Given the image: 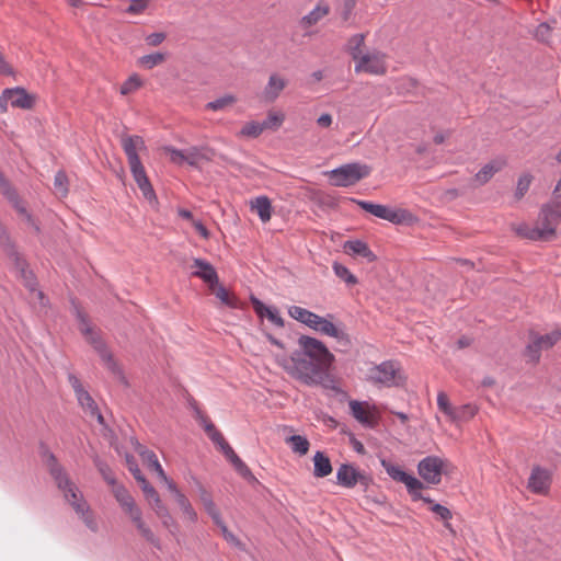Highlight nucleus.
<instances>
[{
	"instance_id": "nucleus-61",
	"label": "nucleus",
	"mask_w": 561,
	"mask_h": 561,
	"mask_svg": "<svg viewBox=\"0 0 561 561\" xmlns=\"http://www.w3.org/2000/svg\"><path fill=\"white\" fill-rule=\"evenodd\" d=\"M165 150L170 153L171 161L178 164L185 163V154L186 150H180L175 148H165Z\"/></svg>"
},
{
	"instance_id": "nucleus-23",
	"label": "nucleus",
	"mask_w": 561,
	"mask_h": 561,
	"mask_svg": "<svg viewBox=\"0 0 561 561\" xmlns=\"http://www.w3.org/2000/svg\"><path fill=\"white\" fill-rule=\"evenodd\" d=\"M215 151L207 147H191L186 149L185 163L197 168L201 161H210Z\"/></svg>"
},
{
	"instance_id": "nucleus-51",
	"label": "nucleus",
	"mask_w": 561,
	"mask_h": 561,
	"mask_svg": "<svg viewBox=\"0 0 561 561\" xmlns=\"http://www.w3.org/2000/svg\"><path fill=\"white\" fill-rule=\"evenodd\" d=\"M114 495L123 508L130 506L135 502L133 496L122 485L115 488Z\"/></svg>"
},
{
	"instance_id": "nucleus-44",
	"label": "nucleus",
	"mask_w": 561,
	"mask_h": 561,
	"mask_svg": "<svg viewBox=\"0 0 561 561\" xmlns=\"http://www.w3.org/2000/svg\"><path fill=\"white\" fill-rule=\"evenodd\" d=\"M76 398L82 409L90 413H96V403L85 389L77 393Z\"/></svg>"
},
{
	"instance_id": "nucleus-27",
	"label": "nucleus",
	"mask_w": 561,
	"mask_h": 561,
	"mask_svg": "<svg viewBox=\"0 0 561 561\" xmlns=\"http://www.w3.org/2000/svg\"><path fill=\"white\" fill-rule=\"evenodd\" d=\"M332 465L328 456L322 451H317L313 456V476L324 478L331 474Z\"/></svg>"
},
{
	"instance_id": "nucleus-62",
	"label": "nucleus",
	"mask_w": 561,
	"mask_h": 561,
	"mask_svg": "<svg viewBox=\"0 0 561 561\" xmlns=\"http://www.w3.org/2000/svg\"><path fill=\"white\" fill-rule=\"evenodd\" d=\"M159 518L161 519L162 525L169 529L171 535H173V536L176 535V533L179 531V525L173 519V517L171 516L170 513H167L165 516H162Z\"/></svg>"
},
{
	"instance_id": "nucleus-41",
	"label": "nucleus",
	"mask_w": 561,
	"mask_h": 561,
	"mask_svg": "<svg viewBox=\"0 0 561 561\" xmlns=\"http://www.w3.org/2000/svg\"><path fill=\"white\" fill-rule=\"evenodd\" d=\"M333 271L335 275L344 280L347 285H356L358 283L355 275H353L350 270L344 266L343 264H340L337 262L333 263Z\"/></svg>"
},
{
	"instance_id": "nucleus-53",
	"label": "nucleus",
	"mask_w": 561,
	"mask_h": 561,
	"mask_svg": "<svg viewBox=\"0 0 561 561\" xmlns=\"http://www.w3.org/2000/svg\"><path fill=\"white\" fill-rule=\"evenodd\" d=\"M0 192L10 201L16 202L18 193L0 172Z\"/></svg>"
},
{
	"instance_id": "nucleus-32",
	"label": "nucleus",
	"mask_w": 561,
	"mask_h": 561,
	"mask_svg": "<svg viewBox=\"0 0 561 561\" xmlns=\"http://www.w3.org/2000/svg\"><path fill=\"white\" fill-rule=\"evenodd\" d=\"M477 411L478 409L476 405L470 403L463 404L458 408H454L450 420L454 422H465L472 419Z\"/></svg>"
},
{
	"instance_id": "nucleus-63",
	"label": "nucleus",
	"mask_w": 561,
	"mask_h": 561,
	"mask_svg": "<svg viewBox=\"0 0 561 561\" xmlns=\"http://www.w3.org/2000/svg\"><path fill=\"white\" fill-rule=\"evenodd\" d=\"M167 37L163 32L151 33L146 37V43L149 46H159Z\"/></svg>"
},
{
	"instance_id": "nucleus-54",
	"label": "nucleus",
	"mask_w": 561,
	"mask_h": 561,
	"mask_svg": "<svg viewBox=\"0 0 561 561\" xmlns=\"http://www.w3.org/2000/svg\"><path fill=\"white\" fill-rule=\"evenodd\" d=\"M284 121V116L275 113H268L266 118L261 123L263 129H277Z\"/></svg>"
},
{
	"instance_id": "nucleus-18",
	"label": "nucleus",
	"mask_w": 561,
	"mask_h": 561,
	"mask_svg": "<svg viewBox=\"0 0 561 561\" xmlns=\"http://www.w3.org/2000/svg\"><path fill=\"white\" fill-rule=\"evenodd\" d=\"M343 249L346 254L362 256L369 263L377 260L376 254L369 249L368 244L358 239L347 240Z\"/></svg>"
},
{
	"instance_id": "nucleus-29",
	"label": "nucleus",
	"mask_w": 561,
	"mask_h": 561,
	"mask_svg": "<svg viewBox=\"0 0 561 561\" xmlns=\"http://www.w3.org/2000/svg\"><path fill=\"white\" fill-rule=\"evenodd\" d=\"M251 208L256 210L260 219L267 222L272 216V204L268 197L259 196L251 202Z\"/></svg>"
},
{
	"instance_id": "nucleus-16",
	"label": "nucleus",
	"mask_w": 561,
	"mask_h": 561,
	"mask_svg": "<svg viewBox=\"0 0 561 561\" xmlns=\"http://www.w3.org/2000/svg\"><path fill=\"white\" fill-rule=\"evenodd\" d=\"M7 95L11 99L12 107L31 110L35 105L36 96L27 93L24 88L16 87L7 89Z\"/></svg>"
},
{
	"instance_id": "nucleus-21",
	"label": "nucleus",
	"mask_w": 561,
	"mask_h": 561,
	"mask_svg": "<svg viewBox=\"0 0 561 561\" xmlns=\"http://www.w3.org/2000/svg\"><path fill=\"white\" fill-rule=\"evenodd\" d=\"M506 163L507 161L505 158H496L491 160L474 175L476 181L480 185L488 183L495 173L504 169Z\"/></svg>"
},
{
	"instance_id": "nucleus-39",
	"label": "nucleus",
	"mask_w": 561,
	"mask_h": 561,
	"mask_svg": "<svg viewBox=\"0 0 561 561\" xmlns=\"http://www.w3.org/2000/svg\"><path fill=\"white\" fill-rule=\"evenodd\" d=\"M145 497L149 502L158 517L165 516V514L169 513L168 507L161 501L157 490L153 491L152 495L148 494Z\"/></svg>"
},
{
	"instance_id": "nucleus-49",
	"label": "nucleus",
	"mask_w": 561,
	"mask_h": 561,
	"mask_svg": "<svg viewBox=\"0 0 561 561\" xmlns=\"http://www.w3.org/2000/svg\"><path fill=\"white\" fill-rule=\"evenodd\" d=\"M234 102L236 98L233 95L228 94L207 103L206 107L211 111H219L229 105H232Z\"/></svg>"
},
{
	"instance_id": "nucleus-28",
	"label": "nucleus",
	"mask_w": 561,
	"mask_h": 561,
	"mask_svg": "<svg viewBox=\"0 0 561 561\" xmlns=\"http://www.w3.org/2000/svg\"><path fill=\"white\" fill-rule=\"evenodd\" d=\"M64 492L65 499L67 502L73 507L76 513H80L84 511V507L88 506L87 502L82 499L78 489L71 482L66 490H61Z\"/></svg>"
},
{
	"instance_id": "nucleus-38",
	"label": "nucleus",
	"mask_w": 561,
	"mask_h": 561,
	"mask_svg": "<svg viewBox=\"0 0 561 561\" xmlns=\"http://www.w3.org/2000/svg\"><path fill=\"white\" fill-rule=\"evenodd\" d=\"M381 466L385 468L386 472L389 474L390 478H392L394 481L402 482L405 481L407 473L403 471L399 466H396L386 459H381Z\"/></svg>"
},
{
	"instance_id": "nucleus-46",
	"label": "nucleus",
	"mask_w": 561,
	"mask_h": 561,
	"mask_svg": "<svg viewBox=\"0 0 561 561\" xmlns=\"http://www.w3.org/2000/svg\"><path fill=\"white\" fill-rule=\"evenodd\" d=\"M139 190L141 191L144 197L153 206L158 205V198L156 192L147 178L146 180L137 183Z\"/></svg>"
},
{
	"instance_id": "nucleus-3",
	"label": "nucleus",
	"mask_w": 561,
	"mask_h": 561,
	"mask_svg": "<svg viewBox=\"0 0 561 561\" xmlns=\"http://www.w3.org/2000/svg\"><path fill=\"white\" fill-rule=\"evenodd\" d=\"M0 245L7 256L12 261L16 272L19 273L24 286L32 293H34L39 302L44 305L45 295L42 290L37 289V279L34 273L28 270L27 262L16 251L14 243L12 242L8 231L3 226L0 225Z\"/></svg>"
},
{
	"instance_id": "nucleus-58",
	"label": "nucleus",
	"mask_w": 561,
	"mask_h": 561,
	"mask_svg": "<svg viewBox=\"0 0 561 561\" xmlns=\"http://www.w3.org/2000/svg\"><path fill=\"white\" fill-rule=\"evenodd\" d=\"M437 405L439 410L445 413L447 416H451L454 408L449 403L448 397L445 392H439L437 396Z\"/></svg>"
},
{
	"instance_id": "nucleus-48",
	"label": "nucleus",
	"mask_w": 561,
	"mask_h": 561,
	"mask_svg": "<svg viewBox=\"0 0 561 561\" xmlns=\"http://www.w3.org/2000/svg\"><path fill=\"white\" fill-rule=\"evenodd\" d=\"M263 127L261 123L257 122H249L247 123L242 129L240 130L239 135L243 137H250V138H256L263 133Z\"/></svg>"
},
{
	"instance_id": "nucleus-40",
	"label": "nucleus",
	"mask_w": 561,
	"mask_h": 561,
	"mask_svg": "<svg viewBox=\"0 0 561 561\" xmlns=\"http://www.w3.org/2000/svg\"><path fill=\"white\" fill-rule=\"evenodd\" d=\"M534 180V176L530 173H524L518 178L517 186L515 191V198L517 201L522 199L525 194L528 192L530 184Z\"/></svg>"
},
{
	"instance_id": "nucleus-42",
	"label": "nucleus",
	"mask_w": 561,
	"mask_h": 561,
	"mask_svg": "<svg viewBox=\"0 0 561 561\" xmlns=\"http://www.w3.org/2000/svg\"><path fill=\"white\" fill-rule=\"evenodd\" d=\"M94 465L96 467V469L99 470L100 474L102 476V478L111 485H115L116 483V479L114 477V473L112 471V469L110 468V466L101 460L98 456L94 458Z\"/></svg>"
},
{
	"instance_id": "nucleus-22",
	"label": "nucleus",
	"mask_w": 561,
	"mask_h": 561,
	"mask_svg": "<svg viewBox=\"0 0 561 561\" xmlns=\"http://www.w3.org/2000/svg\"><path fill=\"white\" fill-rule=\"evenodd\" d=\"M47 457H48L47 465L49 468L50 476L54 478V480L57 483V486L60 490H66V488L70 485L71 481L69 480L68 476L64 471V468L58 463L55 455L51 453H48Z\"/></svg>"
},
{
	"instance_id": "nucleus-47",
	"label": "nucleus",
	"mask_w": 561,
	"mask_h": 561,
	"mask_svg": "<svg viewBox=\"0 0 561 561\" xmlns=\"http://www.w3.org/2000/svg\"><path fill=\"white\" fill-rule=\"evenodd\" d=\"M165 54L163 53H153L149 55H145L140 57L139 62L147 69H152L153 67L162 64L165 60Z\"/></svg>"
},
{
	"instance_id": "nucleus-64",
	"label": "nucleus",
	"mask_w": 561,
	"mask_h": 561,
	"mask_svg": "<svg viewBox=\"0 0 561 561\" xmlns=\"http://www.w3.org/2000/svg\"><path fill=\"white\" fill-rule=\"evenodd\" d=\"M149 543H151L154 548L161 549V541L160 539L153 534V531L149 528H147L145 531L140 534Z\"/></svg>"
},
{
	"instance_id": "nucleus-20",
	"label": "nucleus",
	"mask_w": 561,
	"mask_h": 561,
	"mask_svg": "<svg viewBox=\"0 0 561 561\" xmlns=\"http://www.w3.org/2000/svg\"><path fill=\"white\" fill-rule=\"evenodd\" d=\"M251 302L255 313L260 317H266L272 323L282 328L284 327V319L280 317L276 308L265 306L259 298L251 296Z\"/></svg>"
},
{
	"instance_id": "nucleus-24",
	"label": "nucleus",
	"mask_w": 561,
	"mask_h": 561,
	"mask_svg": "<svg viewBox=\"0 0 561 561\" xmlns=\"http://www.w3.org/2000/svg\"><path fill=\"white\" fill-rule=\"evenodd\" d=\"M287 81L278 75L273 73L268 78V82L263 91V98L266 102H274L286 88Z\"/></svg>"
},
{
	"instance_id": "nucleus-6",
	"label": "nucleus",
	"mask_w": 561,
	"mask_h": 561,
	"mask_svg": "<svg viewBox=\"0 0 561 561\" xmlns=\"http://www.w3.org/2000/svg\"><path fill=\"white\" fill-rule=\"evenodd\" d=\"M368 380L373 383H381L386 387H400L405 382L396 362L386 360L369 370Z\"/></svg>"
},
{
	"instance_id": "nucleus-4",
	"label": "nucleus",
	"mask_w": 561,
	"mask_h": 561,
	"mask_svg": "<svg viewBox=\"0 0 561 561\" xmlns=\"http://www.w3.org/2000/svg\"><path fill=\"white\" fill-rule=\"evenodd\" d=\"M121 142L124 152L127 156L130 172L135 182L138 183L146 180L148 176L138 156V151L146 149V145L142 137L137 135H123Z\"/></svg>"
},
{
	"instance_id": "nucleus-5",
	"label": "nucleus",
	"mask_w": 561,
	"mask_h": 561,
	"mask_svg": "<svg viewBox=\"0 0 561 561\" xmlns=\"http://www.w3.org/2000/svg\"><path fill=\"white\" fill-rule=\"evenodd\" d=\"M370 172L371 168L369 165L353 162L332 170L329 176L334 186L347 187L368 176Z\"/></svg>"
},
{
	"instance_id": "nucleus-56",
	"label": "nucleus",
	"mask_w": 561,
	"mask_h": 561,
	"mask_svg": "<svg viewBox=\"0 0 561 561\" xmlns=\"http://www.w3.org/2000/svg\"><path fill=\"white\" fill-rule=\"evenodd\" d=\"M67 183H68L67 174L64 171H58L54 178V186L64 196L68 193Z\"/></svg>"
},
{
	"instance_id": "nucleus-17",
	"label": "nucleus",
	"mask_w": 561,
	"mask_h": 561,
	"mask_svg": "<svg viewBox=\"0 0 561 561\" xmlns=\"http://www.w3.org/2000/svg\"><path fill=\"white\" fill-rule=\"evenodd\" d=\"M351 413L354 419L366 427L374 428L377 426L378 421L375 415L369 411L368 404L358 402L356 400L350 401Z\"/></svg>"
},
{
	"instance_id": "nucleus-33",
	"label": "nucleus",
	"mask_w": 561,
	"mask_h": 561,
	"mask_svg": "<svg viewBox=\"0 0 561 561\" xmlns=\"http://www.w3.org/2000/svg\"><path fill=\"white\" fill-rule=\"evenodd\" d=\"M365 42V34H355L347 42V51L352 58L357 61L364 55L362 53V46Z\"/></svg>"
},
{
	"instance_id": "nucleus-2",
	"label": "nucleus",
	"mask_w": 561,
	"mask_h": 561,
	"mask_svg": "<svg viewBox=\"0 0 561 561\" xmlns=\"http://www.w3.org/2000/svg\"><path fill=\"white\" fill-rule=\"evenodd\" d=\"M72 310L79 323V331L84 336L87 342L92 345L94 351L99 354L100 358L106 365L107 369L118 378V380L125 386L128 385L126 377L113 357V354L108 351L105 342L103 341L99 331H96L89 322L88 316L83 310L72 301Z\"/></svg>"
},
{
	"instance_id": "nucleus-13",
	"label": "nucleus",
	"mask_w": 561,
	"mask_h": 561,
	"mask_svg": "<svg viewBox=\"0 0 561 561\" xmlns=\"http://www.w3.org/2000/svg\"><path fill=\"white\" fill-rule=\"evenodd\" d=\"M313 330L319 331L320 333H322L324 335H329V336L336 339L337 343L344 350H347L351 346V340H350L348 334L346 332H344L342 329L334 325L327 318L320 317V319L317 320V324Z\"/></svg>"
},
{
	"instance_id": "nucleus-9",
	"label": "nucleus",
	"mask_w": 561,
	"mask_h": 561,
	"mask_svg": "<svg viewBox=\"0 0 561 561\" xmlns=\"http://www.w3.org/2000/svg\"><path fill=\"white\" fill-rule=\"evenodd\" d=\"M445 461L437 456H427L417 465V472L430 484H438L442 481Z\"/></svg>"
},
{
	"instance_id": "nucleus-14",
	"label": "nucleus",
	"mask_w": 561,
	"mask_h": 561,
	"mask_svg": "<svg viewBox=\"0 0 561 561\" xmlns=\"http://www.w3.org/2000/svg\"><path fill=\"white\" fill-rule=\"evenodd\" d=\"M551 483L550 474L547 470L535 467L528 479V489L537 494H546Z\"/></svg>"
},
{
	"instance_id": "nucleus-12",
	"label": "nucleus",
	"mask_w": 561,
	"mask_h": 561,
	"mask_svg": "<svg viewBox=\"0 0 561 561\" xmlns=\"http://www.w3.org/2000/svg\"><path fill=\"white\" fill-rule=\"evenodd\" d=\"M354 70L356 73L367 72L371 75H383L386 72V66L382 60V55L379 53L363 55L359 60L356 61Z\"/></svg>"
},
{
	"instance_id": "nucleus-60",
	"label": "nucleus",
	"mask_w": 561,
	"mask_h": 561,
	"mask_svg": "<svg viewBox=\"0 0 561 561\" xmlns=\"http://www.w3.org/2000/svg\"><path fill=\"white\" fill-rule=\"evenodd\" d=\"M357 0H343L341 8V18L344 22H347L352 15V12L356 5Z\"/></svg>"
},
{
	"instance_id": "nucleus-57",
	"label": "nucleus",
	"mask_w": 561,
	"mask_h": 561,
	"mask_svg": "<svg viewBox=\"0 0 561 561\" xmlns=\"http://www.w3.org/2000/svg\"><path fill=\"white\" fill-rule=\"evenodd\" d=\"M234 470L243 478L245 479L249 483L251 484H260L259 480L253 476L252 471L250 470V468L243 462L241 461L236 468Z\"/></svg>"
},
{
	"instance_id": "nucleus-1",
	"label": "nucleus",
	"mask_w": 561,
	"mask_h": 561,
	"mask_svg": "<svg viewBox=\"0 0 561 561\" xmlns=\"http://www.w3.org/2000/svg\"><path fill=\"white\" fill-rule=\"evenodd\" d=\"M299 350L290 356H277L278 364L296 380L307 386H321L336 390V381L331 374L334 355L323 342L308 335L298 337Z\"/></svg>"
},
{
	"instance_id": "nucleus-8",
	"label": "nucleus",
	"mask_w": 561,
	"mask_h": 561,
	"mask_svg": "<svg viewBox=\"0 0 561 561\" xmlns=\"http://www.w3.org/2000/svg\"><path fill=\"white\" fill-rule=\"evenodd\" d=\"M336 482L347 489H352L358 483L364 491H367L374 480L370 474L358 470L355 466L342 463L336 472Z\"/></svg>"
},
{
	"instance_id": "nucleus-7",
	"label": "nucleus",
	"mask_w": 561,
	"mask_h": 561,
	"mask_svg": "<svg viewBox=\"0 0 561 561\" xmlns=\"http://www.w3.org/2000/svg\"><path fill=\"white\" fill-rule=\"evenodd\" d=\"M363 210L374 215L383 220H388L392 224H402L408 221L412 215L405 209H392L381 204H374L371 202L353 199Z\"/></svg>"
},
{
	"instance_id": "nucleus-45",
	"label": "nucleus",
	"mask_w": 561,
	"mask_h": 561,
	"mask_svg": "<svg viewBox=\"0 0 561 561\" xmlns=\"http://www.w3.org/2000/svg\"><path fill=\"white\" fill-rule=\"evenodd\" d=\"M534 36L540 43L550 44L552 37V27L546 22L540 23L536 27Z\"/></svg>"
},
{
	"instance_id": "nucleus-35",
	"label": "nucleus",
	"mask_w": 561,
	"mask_h": 561,
	"mask_svg": "<svg viewBox=\"0 0 561 561\" xmlns=\"http://www.w3.org/2000/svg\"><path fill=\"white\" fill-rule=\"evenodd\" d=\"M211 290L224 305L230 308H238V299L231 296L228 290L219 284V282Z\"/></svg>"
},
{
	"instance_id": "nucleus-15",
	"label": "nucleus",
	"mask_w": 561,
	"mask_h": 561,
	"mask_svg": "<svg viewBox=\"0 0 561 561\" xmlns=\"http://www.w3.org/2000/svg\"><path fill=\"white\" fill-rule=\"evenodd\" d=\"M193 267L197 271L193 272V276L203 279L210 289L217 285L219 278L215 267L207 261L196 257L193 260Z\"/></svg>"
},
{
	"instance_id": "nucleus-36",
	"label": "nucleus",
	"mask_w": 561,
	"mask_h": 561,
	"mask_svg": "<svg viewBox=\"0 0 561 561\" xmlns=\"http://www.w3.org/2000/svg\"><path fill=\"white\" fill-rule=\"evenodd\" d=\"M173 496L180 508L187 516V518L192 522H195L197 519V514L192 507L187 497L181 491H176V494Z\"/></svg>"
},
{
	"instance_id": "nucleus-52",
	"label": "nucleus",
	"mask_w": 561,
	"mask_h": 561,
	"mask_svg": "<svg viewBox=\"0 0 561 561\" xmlns=\"http://www.w3.org/2000/svg\"><path fill=\"white\" fill-rule=\"evenodd\" d=\"M14 206V208L22 215L24 216L26 222L34 229V231L36 233H39V226L36 224V221L34 220V218L32 217L31 214L27 213V210L25 209V207L21 204L20 199H19V196L16 197V202H11Z\"/></svg>"
},
{
	"instance_id": "nucleus-26",
	"label": "nucleus",
	"mask_w": 561,
	"mask_h": 561,
	"mask_svg": "<svg viewBox=\"0 0 561 561\" xmlns=\"http://www.w3.org/2000/svg\"><path fill=\"white\" fill-rule=\"evenodd\" d=\"M288 313L293 319L306 324L311 329L316 328L317 320L320 319V316L317 313L299 306L289 307Z\"/></svg>"
},
{
	"instance_id": "nucleus-11",
	"label": "nucleus",
	"mask_w": 561,
	"mask_h": 561,
	"mask_svg": "<svg viewBox=\"0 0 561 561\" xmlns=\"http://www.w3.org/2000/svg\"><path fill=\"white\" fill-rule=\"evenodd\" d=\"M561 220V201H552L541 205L538 224L545 229H552V239L556 238V229Z\"/></svg>"
},
{
	"instance_id": "nucleus-30",
	"label": "nucleus",
	"mask_w": 561,
	"mask_h": 561,
	"mask_svg": "<svg viewBox=\"0 0 561 561\" xmlns=\"http://www.w3.org/2000/svg\"><path fill=\"white\" fill-rule=\"evenodd\" d=\"M330 12V8L328 5L321 7L317 5L311 12L307 15L302 16L300 20V24L302 27H310L317 24L322 18L328 15Z\"/></svg>"
},
{
	"instance_id": "nucleus-37",
	"label": "nucleus",
	"mask_w": 561,
	"mask_h": 561,
	"mask_svg": "<svg viewBox=\"0 0 561 561\" xmlns=\"http://www.w3.org/2000/svg\"><path fill=\"white\" fill-rule=\"evenodd\" d=\"M431 511L436 514L442 520H444V526L449 530L450 534L456 535L455 529L451 527L449 519H451L453 514L449 508L442 504H433Z\"/></svg>"
},
{
	"instance_id": "nucleus-19",
	"label": "nucleus",
	"mask_w": 561,
	"mask_h": 561,
	"mask_svg": "<svg viewBox=\"0 0 561 561\" xmlns=\"http://www.w3.org/2000/svg\"><path fill=\"white\" fill-rule=\"evenodd\" d=\"M516 232L518 236L533 241L552 240V229H545L540 224L539 226L533 228L527 225H522L516 229Z\"/></svg>"
},
{
	"instance_id": "nucleus-55",
	"label": "nucleus",
	"mask_w": 561,
	"mask_h": 561,
	"mask_svg": "<svg viewBox=\"0 0 561 561\" xmlns=\"http://www.w3.org/2000/svg\"><path fill=\"white\" fill-rule=\"evenodd\" d=\"M82 518L85 526L93 533H96L99 530L98 523L93 516V514L90 512L89 506L84 507L83 512L77 513Z\"/></svg>"
},
{
	"instance_id": "nucleus-50",
	"label": "nucleus",
	"mask_w": 561,
	"mask_h": 561,
	"mask_svg": "<svg viewBox=\"0 0 561 561\" xmlns=\"http://www.w3.org/2000/svg\"><path fill=\"white\" fill-rule=\"evenodd\" d=\"M141 81L137 75L130 76L122 85L119 89V92L122 95H127L134 91H136L138 88H140Z\"/></svg>"
},
{
	"instance_id": "nucleus-59",
	"label": "nucleus",
	"mask_w": 561,
	"mask_h": 561,
	"mask_svg": "<svg viewBox=\"0 0 561 561\" xmlns=\"http://www.w3.org/2000/svg\"><path fill=\"white\" fill-rule=\"evenodd\" d=\"M148 3V0H131L126 12L130 14H139L147 9Z\"/></svg>"
},
{
	"instance_id": "nucleus-31",
	"label": "nucleus",
	"mask_w": 561,
	"mask_h": 561,
	"mask_svg": "<svg viewBox=\"0 0 561 561\" xmlns=\"http://www.w3.org/2000/svg\"><path fill=\"white\" fill-rule=\"evenodd\" d=\"M285 442L295 454L304 456L309 451L310 443L305 436L291 435L286 437Z\"/></svg>"
},
{
	"instance_id": "nucleus-25",
	"label": "nucleus",
	"mask_w": 561,
	"mask_h": 561,
	"mask_svg": "<svg viewBox=\"0 0 561 561\" xmlns=\"http://www.w3.org/2000/svg\"><path fill=\"white\" fill-rule=\"evenodd\" d=\"M126 463H127L128 470L130 471V473L133 474L135 480L139 483L140 488L144 492V495L145 496L148 494L152 495V493L156 489L148 482V480L141 473L134 456L126 455Z\"/></svg>"
},
{
	"instance_id": "nucleus-10",
	"label": "nucleus",
	"mask_w": 561,
	"mask_h": 561,
	"mask_svg": "<svg viewBox=\"0 0 561 561\" xmlns=\"http://www.w3.org/2000/svg\"><path fill=\"white\" fill-rule=\"evenodd\" d=\"M531 342L526 346V354L535 363L539 362L540 352L551 348L560 339L561 330H554L545 335L531 333Z\"/></svg>"
},
{
	"instance_id": "nucleus-34",
	"label": "nucleus",
	"mask_w": 561,
	"mask_h": 561,
	"mask_svg": "<svg viewBox=\"0 0 561 561\" xmlns=\"http://www.w3.org/2000/svg\"><path fill=\"white\" fill-rule=\"evenodd\" d=\"M403 483L407 486V490L409 494L411 495L413 501H419L420 497H422L421 490L424 488V484L422 481H420L417 478L408 474L405 481Z\"/></svg>"
},
{
	"instance_id": "nucleus-43",
	"label": "nucleus",
	"mask_w": 561,
	"mask_h": 561,
	"mask_svg": "<svg viewBox=\"0 0 561 561\" xmlns=\"http://www.w3.org/2000/svg\"><path fill=\"white\" fill-rule=\"evenodd\" d=\"M142 461H144V463L147 465V467L151 471H153L158 474L160 480L167 479V474H165L162 466L160 465L157 455L153 451L151 454H147L146 458Z\"/></svg>"
}]
</instances>
